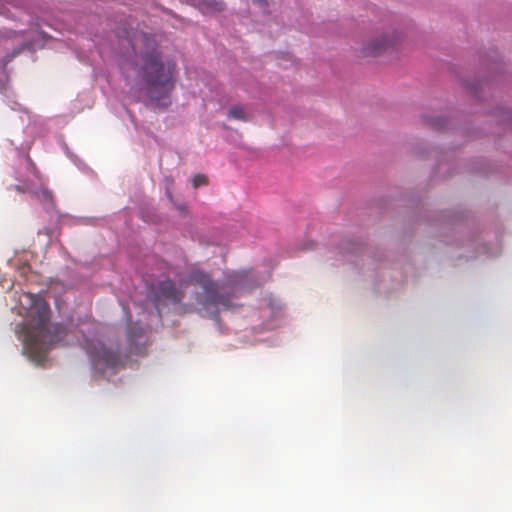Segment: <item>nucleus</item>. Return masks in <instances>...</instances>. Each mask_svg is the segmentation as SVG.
Masks as SVG:
<instances>
[{
    "label": "nucleus",
    "mask_w": 512,
    "mask_h": 512,
    "mask_svg": "<svg viewBox=\"0 0 512 512\" xmlns=\"http://www.w3.org/2000/svg\"><path fill=\"white\" fill-rule=\"evenodd\" d=\"M125 41L131 46L137 61L132 62L137 77L143 83L148 98L157 106H167V100L175 88L177 65L174 61H163L154 36L124 31Z\"/></svg>",
    "instance_id": "1"
},
{
    "label": "nucleus",
    "mask_w": 512,
    "mask_h": 512,
    "mask_svg": "<svg viewBox=\"0 0 512 512\" xmlns=\"http://www.w3.org/2000/svg\"><path fill=\"white\" fill-rule=\"evenodd\" d=\"M249 275L250 271L247 270L234 271L227 276L226 281L220 286L212 281L209 275L203 272H195L191 276V281L202 288L199 301L203 305L229 308L231 306L230 298L222 293L228 289L239 292L245 288Z\"/></svg>",
    "instance_id": "2"
},
{
    "label": "nucleus",
    "mask_w": 512,
    "mask_h": 512,
    "mask_svg": "<svg viewBox=\"0 0 512 512\" xmlns=\"http://www.w3.org/2000/svg\"><path fill=\"white\" fill-rule=\"evenodd\" d=\"M20 304L27 310L29 320H49L50 306L43 298L25 293L20 298Z\"/></svg>",
    "instance_id": "3"
},
{
    "label": "nucleus",
    "mask_w": 512,
    "mask_h": 512,
    "mask_svg": "<svg viewBox=\"0 0 512 512\" xmlns=\"http://www.w3.org/2000/svg\"><path fill=\"white\" fill-rule=\"evenodd\" d=\"M153 295L156 304H176L182 300L184 292L172 280L167 279L157 283Z\"/></svg>",
    "instance_id": "4"
},
{
    "label": "nucleus",
    "mask_w": 512,
    "mask_h": 512,
    "mask_svg": "<svg viewBox=\"0 0 512 512\" xmlns=\"http://www.w3.org/2000/svg\"><path fill=\"white\" fill-rule=\"evenodd\" d=\"M397 41L398 36L395 33L384 35L368 43L364 48V52L366 55L377 56L385 52L389 47L394 46Z\"/></svg>",
    "instance_id": "5"
},
{
    "label": "nucleus",
    "mask_w": 512,
    "mask_h": 512,
    "mask_svg": "<svg viewBox=\"0 0 512 512\" xmlns=\"http://www.w3.org/2000/svg\"><path fill=\"white\" fill-rule=\"evenodd\" d=\"M228 117L243 122L250 120V115L242 105H234L228 111Z\"/></svg>",
    "instance_id": "6"
},
{
    "label": "nucleus",
    "mask_w": 512,
    "mask_h": 512,
    "mask_svg": "<svg viewBox=\"0 0 512 512\" xmlns=\"http://www.w3.org/2000/svg\"><path fill=\"white\" fill-rule=\"evenodd\" d=\"M207 178L205 175H196L194 178H193V186L194 188H198L199 186H202V185H206L207 184Z\"/></svg>",
    "instance_id": "7"
},
{
    "label": "nucleus",
    "mask_w": 512,
    "mask_h": 512,
    "mask_svg": "<svg viewBox=\"0 0 512 512\" xmlns=\"http://www.w3.org/2000/svg\"><path fill=\"white\" fill-rule=\"evenodd\" d=\"M216 9L217 10H222L223 9V3H217Z\"/></svg>",
    "instance_id": "8"
},
{
    "label": "nucleus",
    "mask_w": 512,
    "mask_h": 512,
    "mask_svg": "<svg viewBox=\"0 0 512 512\" xmlns=\"http://www.w3.org/2000/svg\"><path fill=\"white\" fill-rule=\"evenodd\" d=\"M129 64V61L128 60H125L123 63H122V68L125 69L126 65Z\"/></svg>",
    "instance_id": "9"
}]
</instances>
